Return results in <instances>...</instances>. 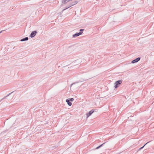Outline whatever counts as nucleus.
Segmentation results:
<instances>
[{"mask_svg": "<svg viewBox=\"0 0 154 154\" xmlns=\"http://www.w3.org/2000/svg\"><path fill=\"white\" fill-rule=\"evenodd\" d=\"M122 82V80H119L116 81L114 83V87L117 88Z\"/></svg>", "mask_w": 154, "mask_h": 154, "instance_id": "nucleus-1", "label": "nucleus"}, {"mask_svg": "<svg viewBox=\"0 0 154 154\" xmlns=\"http://www.w3.org/2000/svg\"><path fill=\"white\" fill-rule=\"evenodd\" d=\"M78 3V2L77 1H75L73 2H72L71 4L69 5V7L67 8H66L65 9H64L63 11H64L68 8H69V7H71V6H73V5H74L75 4H76L77 3Z\"/></svg>", "mask_w": 154, "mask_h": 154, "instance_id": "nucleus-2", "label": "nucleus"}, {"mask_svg": "<svg viewBox=\"0 0 154 154\" xmlns=\"http://www.w3.org/2000/svg\"><path fill=\"white\" fill-rule=\"evenodd\" d=\"M140 59V57H138L137 58L134 59L131 61L132 63H134L137 62L139 61Z\"/></svg>", "mask_w": 154, "mask_h": 154, "instance_id": "nucleus-3", "label": "nucleus"}, {"mask_svg": "<svg viewBox=\"0 0 154 154\" xmlns=\"http://www.w3.org/2000/svg\"><path fill=\"white\" fill-rule=\"evenodd\" d=\"M37 32L36 31H32L30 35V36L31 38H33L36 35Z\"/></svg>", "mask_w": 154, "mask_h": 154, "instance_id": "nucleus-4", "label": "nucleus"}, {"mask_svg": "<svg viewBox=\"0 0 154 154\" xmlns=\"http://www.w3.org/2000/svg\"><path fill=\"white\" fill-rule=\"evenodd\" d=\"M83 33V32H77L75 33V34H74L72 35V37L74 38L75 37L79 36L81 35H82Z\"/></svg>", "mask_w": 154, "mask_h": 154, "instance_id": "nucleus-5", "label": "nucleus"}, {"mask_svg": "<svg viewBox=\"0 0 154 154\" xmlns=\"http://www.w3.org/2000/svg\"><path fill=\"white\" fill-rule=\"evenodd\" d=\"M94 112L93 110H91L88 113L86 114L87 117H88L89 116H90Z\"/></svg>", "mask_w": 154, "mask_h": 154, "instance_id": "nucleus-6", "label": "nucleus"}, {"mask_svg": "<svg viewBox=\"0 0 154 154\" xmlns=\"http://www.w3.org/2000/svg\"><path fill=\"white\" fill-rule=\"evenodd\" d=\"M28 40V37H26L20 40V41L23 42L25 41H27Z\"/></svg>", "mask_w": 154, "mask_h": 154, "instance_id": "nucleus-7", "label": "nucleus"}, {"mask_svg": "<svg viewBox=\"0 0 154 154\" xmlns=\"http://www.w3.org/2000/svg\"><path fill=\"white\" fill-rule=\"evenodd\" d=\"M14 92V91L11 92V93H9L8 94H7L6 96L4 97L3 98H2L1 100L0 101H1L2 100L4 99L5 98H6L7 97H8L11 94L13 93Z\"/></svg>", "mask_w": 154, "mask_h": 154, "instance_id": "nucleus-8", "label": "nucleus"}, {"mask_svg": "<svg viewBox=\"0 0 154 154\" xmlns=\"http://www.w3.org/2000/svg\"><path fill=\"white\" fill-rule=\"evenodd\" d=\"M66 102L67 103L68 105L69 106H71L72 104L71 101H69V100L66 99Z\"/></svg>", "mask_w": 154, "mask_h": 154, "instance_id": "nucleus-9", "label": "nucleus"}, {"mask_svg": "<svg viewBox=\"0 0 154 154\" xmlns=\"http://www.w3.org/2000/svg\"><path fill=\"white\" fill-rule=\"evenodd\" d=\"M150 142V141H149V142H147V143H146L142 147H140V148L139 149V150H140L141 149H142L144 147V146L146 144H147V143H149V142Z\"/></svg>", "mask_w": 154, "mask_h": 154, "instance_id": "nucleus-10", "label": "nucleus"}, {"mask_svg": "<svg viewBox=\"0 0 154 154\" xmlns=\"http://www.w3.org/2000/svg\"><path fill=\"white\" fill-rule=\"evenodd\" d=\"M68 2V0H63L62 1V3L63 4H66Z\"/></svg>", "mask_w": 154, "mask_h": 154, "instance_id": "nucleus-11", "label": "nucleus"}, {"mask_svg": "<svg viewBox=\"0 0 154 154\" xmlns=\"http://www.w3.org/2000/svg\"><path fill=\"white\" fill-rule=\"evenodd\" d=\"M105 143H103V144H101V145H100L99 146H97V147H96V149H98L100 148V147H102L103 146V145Z\"/></svg>", "mask_w": 154, "mask_h": 154, "instance_id": "nucleus-12", "label": "nucleus"}, {"mask_svg": "<svg viewBox=\"0 0 154 154\" xmlns=\"http://www.w3.org/2000/svg\"><path fill=\"white\" fill-rule=\"evenodd\" d=\"M68 100H69L70 101H73L74 100V99L73 98H69L68 99Z\"/></svg>", "mask_w": 154, "mask_h": 154, "instance_id": "nucleus-13", "label": "nucleus"}, {"mask_svg": "<svg viewBox=\"0 0 154 154\" xmlns=\"http://www.w3.org/2000/svg\"><path fill=\"white\" fill-rule=\"evenodd\" d=\"M84 30V29H80V32H82Z\"/></svg>", "mask_w": 154, "mask_h": 154, "instance_id": "nucleus-14", "label": "nucleus"}, {"mask_svg": "<svg viewBox=\"0 0 154 154\" xmlns=\"http://www.w3.org/2000/svg\"><path fill=\"white\" fill-rule=\"evenodd\" d=\"M89 79V78H87V79H84L83 81H84L85 80H86L88 79Z\"/></svg>", "mask_w": 154, "mask_h": 154, "instance_id": "nucleus-15", "label": "nucleus"}, {"mask_svg": "<svg viewBox=\"0 0 154 154\" xmlns=\"http://www.w3.org/2000/svg\"><path fill=\"white\" fill-rule=\"evenodd\" d=\"M5 30H2L0 32V33H1L3 31H5Z\"/></svg>", "mask_w": 154, "mask_h": 154, "instance_id": "nucleus-16", "label": "nucleus"}, {"mask_svg": "<svg viewBox=\"0 0 154 154\" xmlns=\"http://www.w3.org/2000/svg\"><path fill=\"white\" fill-rule=\"evenodd\" d=\"M68 0V2L71 1V0Z\"/></svg>", "mask_w": 154, "mask_h": 154, "instance_id": "nucleus-17", "label": "nucleus"}, {"mask_svg": "<svg viewBox=\"0 0 154 154\" xmlns=\"http://www.w3.org/2000/svg\"><path fill=\"white\" fill-rule=\"evenodd\" d=\"M75 83H73V84H72V85H73V84H75Z\"/></svg>", "mask_w": 154, "mask_h": 154, "instance_id": "nucleus-18", "label": "nucleus"}, {"mask_svg": "<svg viewBox=\"0 0 154 154\" xmlns=\"http://www.w3.org/2000/svg\"><path fill=\"white\" fill-rule=\"evenodd\" d=\"M69 6L68 7H67L66 8H68Z\"/></svg>", "mask_w": 154, "mask_h": 154, "instance_id": "nucleus-19", "label": "nucleus"}]
</instances>
